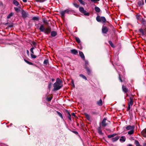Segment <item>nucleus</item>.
Returning a JSON list of instances; mask_svg holds the SVG:
<instances>
[{
	"mask_svg": "<svg viewBox=\"0 0 146 146\" xmlns=\"http://www.w3.org/2000/svg\"><path fill=\"white\" fill-rule=\"evenodd\" d=\"M50 87H51V83H50V84H49V85H48V87L49 88H50Z\"/></svg>",
	"mask_w": 146,
	"mask_h": 146,
	"instance_id": "obj_59",
	"label": "nucleus"
},
{
	"mask_svg": "<svg viewBox=\"0 0 146 146\" xmlns=\"http://www.w3.org/2000/svg\"><path fill=\"white\" fill-rule=\"evenodd\" d=\"M122 89L123 91L125 93L127 92L128 91L127 89L124 86H123L122 87Z\"/></svg>",
	"mask_w": 146,
	"mask_h": 146,
	"instance_id": "obj_18",
	"label": "nucleus"
},
{
	"mask_svg": "<svg viewBox=\"0 0 146 146\" xmlns=\"http://www.w3.org/2000/svg\"><path fill=\"white\" fill-rule=\"evenodd\" d=\"M54 80V79L53 78L52 79V81L53 82Z\"/></svg>",
	"mask_w": 146,
	"mask_h": 146,
	"instance_id": "obj_63",
	"label": "nucleus"
},
{
	"mask_svg": "<svg viewBox=\"0 0 146 146\" xmlns=\"http://www.w3.org/2000/svg\"><path fill=\"white\" fill-rule=\"evenodd\" d=\"M133 98L132 97H130V101L128 103V106L127 108V111L129 110L131 108V107L133 105Z\"/></svg>",
	"mask_w": 146,
	"mask_h": 146,
	"instance_id": "obj_2",
	"label": "nucleus"
},
{
	"mask_svg": "<svg viewBox=\"0 0 146 146\" xmlns=\"http://www.w3.org/2000/svg\"><path fill=\"white\" fill-rule=\"evenodd\" d=\"M64 11L66 13H69V12L70 11V10L68 9L64 10Z\"/></svg>",
	"mask_w": 146,
	"mask_h": 146,
	"instance_id": "obj_45",
	"label": "nucleus"
},
{
	"mask_svg": "<svg viewBox=\"0 0 146 146\" xmlns=\"http://www.w3.org/2000/svg\"><path fill=\"white\" fill-rule=\"evenodd\" d=\"M66 13L64 11H62L60 13V14L61 15L62 17H64L65 14Z\"/></svg>",
	"mask_w": 146,
	"mask_h": 146,
	"instance_id": "obj_34",
	"label": "nucleus"
},
{
	"mask_svg": "<svg viewBox=\"0 0 146 146\" xmlns=\"http://www.w3.org/2000/svg\"><path fill=\"white\" fill-rule=\"evenodd\" d=\"M108 31V28L106 27H103L102 31L103 33L106 34Z\"/></svg>",
	"mask_w": 146,
	"mask_h": 146,
	"instance_id": "obj_5",
	"label": "nucleus"
},
{
	"mask_svg": "<svg viewBox=\"0 0 146 146\" xmlns=\"http://www.w3.org/2000/svg\"><path fill=\"white\" fill-rule=\"evenodd\" d=\"M62 81L59 78H58L56 80V82L53 85L54 90H57L60 89L62 87Z\"/></svg>",
	"mask_w": 146,
	"mask_h": 146,
	"instance_id": "obj_1",
	"label": "nucleus"
},
{
	"mask_svg": "<svg viewBox=\"0 0 146 146\" xmlns=\"http://www.w3.org/2000/svg\"><path fill=\"white\" fill-rule=\"evenodd\" d=\"M76 41L78 43H80V41L79 38L76 37L75 38Z\"/></svg>",
	"mask_w": 146,
	"mask_h": 146,
	"instance_id": "obj_36",
	"label": "nucleus"
},
{
	"mask_svg": "<svg viewBox=\"0 0 146 146\" xmlns=\"http://www.w3.org/2000/svg\"><path fill=\"white\" fill-rule=\"evenodd\" d=\"M31 56L32 58H35L36 57V56L33 54H31Z\"/></svg>",
	"mask_w": 146,
	"mask_h": 146,
	"instance_id": "obj_41",
	"label": "nucleus"
},
{
	"mask_svg": "<svg viewBox=\"0 0 146 146\" xmlns=\"http://www.w3.org/2000/svg\"><path fill=\"white\" fill-rule=\"evenodd\" d=\"M79 55L82 58V59H83V60L85 59V57L84 56L83 53L81 52L80 51L79 52Z\"/></svg>",
	"mask_w": 146,
	"mask_h": 146,
	"instance_id": "obj_17",
	"label": "nucleus"
},
{
	"mask_svg": "<svg viewBox=\"0 0 146 146\" xmlns=\"http://www.w3.org/2000/svg\"><path fill=\"white\" fill-rule=\"evenodd\" d=\"M80 11L82 13L84 14L85 15L89 16L90 15V13L87 12L86 11L84 10V8L82 7H80L79 8Z\"/></svg>",
	"mask_w": 146,
	"mask_h": 146,
	"instance_id": "obj_3",
	"label": "nucleus"
},
{
	"mask_svg": "<svg viewBox=\"0 0 146 146\" xmlns=\"http://www.w3.org/2000/svg\"><path fill=\"white\" fill-rule=\"evenodd\" d=\"M80 2V3L83 5H85V2L83 1L82 0H78Z\"/></svg>",
	"mask_w": 146,
	"mask_h": 146,
	"instance_id": "obj_38",
	"label": "nucleus"
},
{
	"mask_svg": "<svg viewBox=\"0 0 146 146\" xmlns=\"http://www.w3.org/2000/svg\"><path fill=\"white\" fill-rule=\"evenodd\" d=\"M140 21L143 24L145 25L146 24V21L145 20L142 18H141V19H140Z\"/></svg>",
	"mask_w": 146,
	"mask_h": 146,
	"instance_id": "obj_21",
	"label": "nucleus"
},
{
	"mask_svg": "<svg viewBox=\"0 0 146 146\" xmlns=\"http://www.w3.org/2000/svg\"><path fill=\"white\" fill-rule=\"evenodd\" d=\"M73 5L76 8H78L79 7V5L76 3H74L73 4Z\"/></svg>",
	"mask_w": 146,
	"mask_h": 146,
	"instance_id": "obj_47",
	"label": "nucleus"
},
{
	"mask_svg": "<svg viewBox=\"0 0 146 146\" xmlns=\"http://www.w3.org/2000/svg\"><path fill=\"white\" fill-rule=\"evenodd\" d=\"M85 115L87 120L90 121H92L90 117L89 114L86 113L85 114Z\"/></svg>",
	"mask_w": 146,
	"mask_h": 146,
	"instance_id": "obj_14",
	"label": "nucleus"
},
{
	"mask_svg": "<svg viewBox=\"0 0 146 146\" xmlns=\"http://www.w3.org/2000/svg\"><path fill=\"white\" fill-rule=\"evenodd\" d=\"M28 64H30V65H33V64L32 62H29Z\"/></svg>",
	"mask_w": 146,
	"mask_h": 146,
	"instance_id": "obj_53",
	"label": "nucleus"
},
{
	"mask_svg": "<svg viewBox=\"0 0 146 146\" xmlns=\"http://www.w3.org/2000/svg\"><path fill=\"white\" fill-rule=\"evenodd\" d=\"M127 146H133L131 144H129Z\"/></svg>",
	"mask_w": 146,
	"mask_h": 146,
	"instance_id": "obj_62",
	"label": "nucleus"
},
{
	"mask_svg": "<svg viewBox=\"0 0 146 146\" xmlns=\"http://www.w3.org/2000/svg\"><path fill=\"white\" fill-rule=\"evenodd\" d=\"M135 126L134 125H129L126 127V129L127 130H131L134 129Z\"/></svg>",
	"mask_w": 146,
	"mask_h": 146,
	"instance_id": "obj_9",
	"label": "nucleus"
},
{
	"mask_svg": "<svg viewBox=\"0 0 146 146\" xmlns=\"http://www.w3.org/2000/svg\"><path fill=\"white\" fill-rule=\"evenodd\" d=\"M139 31L140 32L142 33V35L143 36L145 35V33L144 32L143 29H140L139 30Z\"/></svg>",
	"mask_w": 146,
	"mask_h": 146,
	"instance_id": "obj_29",
	"label": "nucleus"
},
{
	"mask_svg": "<svg viewBox=\"0 0 146 146\" xmlns=\"http://www.w3.org/2000/svg\"><path fill=\"white\" fill-rule=\"evenodd\" d=\"M48 62V60H45L43 62V63L44 65H46Z\"/></svg>",
	"mask_w": 146,
	"mask_h": 146,
	"instance_id": "obj_40",
	"label": "nucleus"
},
{
	"mask_svg": "<svg viewBox=\"0 0 146 146\" xmlns=\"http://www.w3.org/2000/svg\"><path fill=\"white\" fill-rule=\"evenodd\" d=\"M57 113L58 114V115L62 118L63 119V116L62 115V114L59 112L57 111Z\"/></svg>",
	"mask_w": 146,
	"mask_h": 146,
	"instance_id": "obj_33",
	"label": "nucleus"
},
{
	"mask_svg": "<svg viewBox=\"0 0 146 146\" xmlns=\"http://www.w3.org/2000/svg\"><path fill=\"white\" fill-rule=\"evenodd\" d=\"M0 6H3V3L1 2H0Z\"/></svg>",
	"mask_w": 146,
	"mask_h": 146,
	"instance_id": "obj_54",
	"label": "nucleus"
},
{
	"mask_svg": "<svg viewBox=\"0 0 146 146\" xmlns=\"http://www.w3.org/2000/svg\"><path fill=\"white\" fill-rule=\"evenodd\" d=\"M13 3L16 6H18L19 5V2L16 0H14L13 1Z\"/></svg>",
	"mask_w": 146,
	"mask_h": 146,
	"instance_id": "obj_19",
	"label": "nucleus"
},
{
	"mask_svg": "<svg viewBox=\"0 0 146 146\" xmlns=\"http://www.w3.org/2000/svg\"><path fill=\"white\" fill-rule=\"evenodd\" d=\"M22 15L23 17L24 18H26L28 15L27 13L25 11L23 10L22 11Z\"/></svg>",
	"mask_w": 146,
	"mask_h": 146,
	"instance_id": "obj_8",
	"label": "nucleus"
},
{
	"mask_svg": "<svg viewBox=\"0 0 146 146\" xmlns=\"http://www.w3.org/2000/svg\"><path fill=\"white\" fill-rule=\"evenodd\" d=\"M109 44H110V45L112 47H114V46L113 45V44L112 43V42L111 41H110V40L109 41Z\"/></svg>",
	"mask_w": 146,
	"mask_h": 146,
	"instance_id": "obj_37",
	"label": "nucleus"
},
{
	"mask_svg": "<svg viewBox=\"0 0 146 146\" xmlns=\"http://www.w3.org/2000/svg\"><path fill=\"white\" fill-rule=\"evenodd\" d=\"M72 115L73 116H74V117H75L76 116V115H75V114L74 113H72Z\"/></svg>",
	"mask_w": 146,
	"mask_h": 146,
	"instance_id": "obj_55",
	"label": "nucleus"
},
{
	"mask_svg": "<svg viewBox=\"0 0 146 146\" xmlns=\"http://www.w3.org/2000/svg\"><path fill=\"white\" fill-rule=\"evenodd\" d=\"M119 136H117L115 137L112 138L111 140L113 142H114L117 141L119 139Z\"/></svg>",
	"mask_w": 146,
	"mask_h": 146,
	"instance_id": "obj_10",
	"label": "nucleus"
},
{
	"mask_svg": "<svg viewBox=\"0 0 146 146\" xmlns=\"http://www.w3.org/2000/svg\"><path fill=\"white\" fill-rule=\"evenodd\" d=\"M85 63L86 67H87V65H88V62L87 61H85Z\"/></svg>",
	"mask_w": 146,
	"mask_h": 146,
	"instance_id": "obj_49",
	"label": "nucleus"
},
{
	"mask_svg": "<svg viewBox=\"0 0 146 146\" xmlns=\"http://www.w3.org/2000/svg\"><path fill=\"white\" fill-rule=\"evenodd\" d=\"M68 118L70 121H71V116L69 113H68Z\"/></svg>",
	"mask_w": 146,
	"mask_h": 146,
	"instance_id": "obj_43",
	"label": "nucleus"
},
{
	"mask_svg": "<svg viewBox=\"0 0 146 146\" xmlns=\"http://www.w3.org/2000/svg\"><path fill=\"white\" fill-rule=\"evenodd\" d=\"M27 53L28 55L29 54V51L28 50H27Z\"/></svg>",
	"mask_w": 146,
	"mask_h": 146,
	"instance_id": "obj_57",
	"label": "nucleus"
},
{
	"mask_svg": "<svg viewBox=\"0 0 146 146\" xmlns=\"http://www.w3.org/2000/svg\"><path fill=\"white\" fill-rule=\"evenodd\" d=\"M72 86L74 87H75V85H74V83H73L72 84Z\"/></svg>",
	"mask_w": 146,
	"mask_h": 146,
	"instance_id": "obj_60",
	"label": "nucleus"
},
{
	"mask_svg": "<svg viewBox=\"0 0 146 146\" xmlns=\"http://www.w3.org/2000/svg\"><path fill=\"white\" fill-rule=\"evenodd\" d=\"M23 1L24 2L26 3L27 2V0H23Z\"/></svg>",
	"mask_w": 146,
	"mask_h": 146,
	"instance_id": "obj_58",
	"label": "nucleus"
},
{
	"mask_svg": "<svg viewBox=\"0 0 146 146\" xmlns=\"http://www.w3.org/2000/svg\"><path fill=\"white\" fill-rule=\"evenodd\" d=\"M116 134H113L111 135H109L108 136V137L109 138H110L112 137H113L116 136Z\"/></svg>",
	"mask_w": 146,
	"mask_h": 146,
	"instance_id": "obj_22",
	"label": "nucleus"
},
{
	"mask_svg": "<svg viewBox=\"0 0 146 146\" xmlns=\"http://www.w3.org/2000/svg\"><path fill=\"white\" fill-rule=\"evenodd\" d=\"M13 15L14 13H11L7 16V18L8 19L10 18Z\"/></svg>",
	"mask_w": 146,
	"mask_h": 146,
	"instance_id": "obj_25",
	"label": "nucleus"
},
{
	"mask_svg": "<svg viewBox=\"0 0 146 146\" xmlns=\"http://www.w3.org/2000/svg\"><path fill=\"white\" fill-rule=\"evenodd\" d=\"M71 83H72V84L74 83V81L72 80H71Z\"/></svg>",
	"mask_w": 146,
	"mask_h": 146,
	"instance_id": "obj_61",
	"label": "nucleus"
},
{
	"mask_svg": "<svg viewBox=\"0 0 146 146\" xmlns=\"http://www.w3.org/2000/svg\"><path fill=\"white\" fill-rule=\"evenodd\" d=\"M95 10L97 12H99L100 11V9L98 7H96L94 8Z\"/></svg>",
	"mask_w": 146,
	"mask_h": 146,
	"instance_id": "obj_26",
	"label": "nucleus"
},
{
	"mask_svg": "<svg viewBox=\"0 0 146 146\" xmlns=\"http://www.w3.org/2000/svg\"><path fill=\"white\" fill-rule=\"evenodd\" d=\"M32 19L33 20L38 21V17H34L32 18Z\"/></svg>",
	"mask_w": 146,
	"mask_h": 146,
	"instance_id": "obj_35",
	"label": "nucleus"
},
{
	"mask_svg": "<svg viewBox=\"0 0 146 146\" xmlns=\"http://www.w3.org/2000/svg\"><path fill=\"white\" fill-rule=\"evenodd\" d=\"M51 98H48V99H47V100L48 101H51Z\"/></svg>",
	"mask_w": 146,
	"mask_h": 146,
	"instance_id": "obj_50",
	"label": "nucleus"
},
{
	"mask_svg": "<svg viewBox=\"0 0 146 146\" xmlns=\"http://www.w3.org/2000/svg\"><path fill=\"white\" fill-rule=\"evenodd\" d=\"M51 31V29L50 27H48L47 28H45L44 33L46 34H48Z\"/></svg>",
	"mask_w": 146,
	"mask_h": 146,
	"instance_id": "obj_7",
	"label": "nucleus"
},
{
	"mask_svg": "<svg viewBox=\"0 0 146 146\" xmlns=\"http://www.w3.org/2000/svg\"><path fill=\"white\" fill-rule=\"evenodd\" d=\"M70 52L72 54L76 55L78 53V52L77 50L75 49H73L71 50H70Z\"/></svg>",
	"mask_w": 146,
	"mask_h": 146,
	"instance_id": "obj_12",
	"label": "nucleus"
},
{
	"mask_svg": "<svg viewBox=\"0 0 146 146\" xmlns=\"http://www.w3.org/2000/svg\"><path fill=\"white\" fill-rule=\"evenodd\" d=\"M97 104L99 106H102V101L100 99L99 101L97 102Z\"/></svg>",
	"mask_w": 146,
	"mask_h": 146,
	"instance_id": "obj_28",
	"label": "nucleus"
},
{
	"mask_svg": "<svg viewBox=\"0 0 146 146\" xmlns=\"http://www.w3.org/2000/svg\"><path fill=\"white\" fill-rule=\"evenodd\" d=\"M101 17L99 16H97L96 17V20L99 22H101Z\"/></svg>",
	"mask_w": 146,
	"mask_h": 146,
	"instance_id": "obj_27",
	"label": "nucleus"
},
{
	"mask_svg": "<svg viewBox=\"0 0 146 146\" xmlns=\"http://www.w3.org/2000/svg\"><path fill=\"white\" fill-rule=\"evenodd\" d=\"M79 76L81 77H82L83 78L85 79V80H87V79L86 77L84 76V75L82 74H80L79 75Z\"/></svg>",
	"mask_w": 146,
	"mask_h": 146,
	"instance_id": "obj_31",
	"label": "nucleus"
},
{
	"mask_svg": "<svg viewBox=\"0 0 146 146\" xmlns=\"http://www.w3.org/2000/svg\"><path fill=\"white\" fill-rule=\"evenodd\" d=\"M35 48L34 47H33L31 48L30 49V51L32 53L31 54H34V52L33 51V50Z\"/></svg>",
	"mask_w": 146,
	"mask_h": 146,
	"instance_id": "obj_42",
	"label": "nucleus"
},
{
	"mask_svg": "<svg viewBox=\"0 0 146 146\" xmlns=\"http://www.w3.org/2000/svg\"><path fill=\"white\" fill-rule=\"evenodd\" d=\"M137 19L139 20V21H140V19H141V18H140V16L139 15L137 16Z\"/></svg>",
	"mask_w": 146,
	"mask_h": 146,
	"instance_id": "obj_48",
	"label": "nucleus"
},
{
	"mask_svg": "<svg viewBox=\"0 0 146 146\" xmlns=\"http://www.w3.org/2000/svg\"><path fill=\"white\" fill-rule=\"evenodd\" d=\"M134 131V129L130 130V131L128 132V134L129 135H131L133 133Z\"/></svg>",
	"mask_w": 146,
	"mask_h": 146,
	"instance_id": "obj_24",
	"label": "nucleus"
},
{
	"mask_svg": "<svg viewBox=\"0 0 146 146\" xmlns=\"http://www.w3.org/2000/svg\"><path fill=\"white\" fill-rule=\"evenodd\" d=\"M126 140V138L124 136H122L121 137V138L119 139V141L121 142H124Z\"/></svg>",
	"mask_w": 146,
	"mask_h": 146,
	"instance_id": "obj_13",
	"label": "nucleus"
},
{
	"mask_svg": "<svg viewBox=\"0 0 146 146\" xmlns=\"http://www.w3.org/2000/svg\"><path fill=\"white\" fill-rule=\"evenodd\" d=\"M14 9L17 12H18L20 11L19 9L17 7H15Z\"/></svg>",
	"mask_w": 146,
	"mask_h": 146,
	"instance_id": "obj_39",
	"label": "nucleus"
},
{
	"mask_svg": "<svg viewBox=\"0 0 146 146\" xmlns=\"http://www.w3.org/2000/svg\"><path fill=\"white\" fill-rule=\"evenodd\" d=\"M57 35V33L55 31H52L51 33V35L52 37H54L56 36Z\"/></svg>",
	"mask_w": 146,
	"mask_h": 146,
	"instance_id": "obj_16",
	"label": "nucleus"
},
{
	"mask_svg": "<svg viewBox=\"0 0 146 146\" xmlns=\"http://www.w3.org/2000/svg\"><path fill=\"white\" fill-rule=\"evenodd\" d=\"M135 144L136 145V146H140V145L138 141L137 140H135Z\"/></svg>",
	"mask_w": 146,
	"mask_h": 146,
	"instance_id": "obj_32",
	"label": "nucleus"
},
{
	"mask_svg": "<svg viewBox=\"0 0 146 146\" xmlns=\"http://www.w3.org/2000/svg\"><path fill=\"white\" fill-rule=\"evenodd\" d=\"M24 61H25V62H26L27 63V64H28L29 63V61H27V60H25V59H24Z\"/></svg>",
	"mask_w": 146,
	"mask_h": 146,
	"instance_id": "obj_51",
	"label": "nucleus"
},
{
	"mask_svg": "<svg viewBox=\"0 0 146 146\" xmlns=\"http://www.w3.org/2000/svg\"><path fill=\"white\" fill-rule=\"evenodd\" d=\"M119 80L121 82H123V81L121 79V78H120V77H119Z\"/></svg>",
	"mask_w": 146,
	"mask_h": 146,
	"instance_id": "obj_56",
	"label": "nucleus"
},
{
	"mask_svg": "<svg viewBox=\"0 0 146 146\" xmlns=\"http://www.w3.org/2000/svg\"><path fill=\"white\" fill-rule=\"evenodd\" d=\"M24 61H25V62H26L27 63V64H28L29 63V61H27V60H25V59H24Z\"/></svg>",
	"mask_w": 146,
	"mask_h": 146,
	"instance_id": "obj_52",
	"label": "nucleus"
},
{
	"mask_svg": "<svg viewBox=\"0 0 146 146\" xmlns=\"http://www.w3.org/2000/svg\"><path fill=\"white\" fill-rule=\"evenodd\" d=\"M101 22L102 21L103 23H105L106 21V19L105 18L103 17H101Z\"/></svg>",
	"mask_w": 146,
	"mask_h": 146,
	"instance_id": "obj_23",
	"label": "nucleus"
},
{
	"mask_svg": "<svg viewBox=\"0 0 146 146\" xmlns=\"http://www.w3.org/2000/svg\"><path fill=\"white\" fill-rule=\"evenodd\" d=\"M141 134L143 136L146 137V128L143 129L141 131Z\"/></svg>",
	"mask_w": 146,
	"mask_h": 146,
	"instance_id": "obj_15",
	"label": "nucleus"
},
{
	"mask_svg": "<svg viewBox=\"0 0 146 146\" xmlns=\"http://www.w3.org/2000/svg\"><path fill=\"white\" fill-rule=\"evenodd\" d=\"M39 29L41 31L44 32L45 29V28L44 25H41Z\"/></svg>",
	"mask_w": 146,
	"mask_h": 146,
	"instance_id": "obj_11",
	"label": "nucleus"
},
{
	"mask_svg": "<svg viewBox=\"0 0 146 146\" xmlns=\"http://www.w3.org/2000/svg\"><path fill=\"white\" fill-rule=\"evenodd\" d=\"M139 31L140 32L142 33V35L143 36L145 35V33L144 32L143 29H140L139 30Z\"/></svg>",
	"mask_w": 146,
	"mask_h": 146,
	"instance_id": "obj_30",
	"label": "nucleus"
},
{
	"mask_svg": "<svg viewBox=\"0 0 146 146\" xmlns=\"http://www.w3.org/2000/svg\"><path fill=\"white\" fill-rule=\"evenodd\" d=\"M97 130L98 133L100 135H103L104 134V133L102 132V128L101 126H100L98 127Z\"/></svg>",
	"mask_w": 146,
	"mask_h": 146,
	"instance_id": "obj_6",
	"label": "nucleus"
},
{
	"mask_svg": "<svg viewBox=\"0 0 146 146\" xmlns=\"http://www.w3.org/2000/svg\"><path fill=\"white\" fill-rule=\"evenodd\" d=\"M32 44L33 45V46H34V47H35L36 44V43L34 42H32Z\"/></svg>",
	"mask_w": 146,
	"mask_h": 146,
	"instance_id": "obj_46",
	"label": "nucleus"
},
{
	"mask_svg": "<svg viewBox=\"0 0 146 146\" xmlns=\"http://www.w3.org/2000/svg\"><path fill=\"white\" fill-rule=\"evenodd\" d=\"M91 1L95 3H96L97 2L99 1L100 0H90Z\"/></svg>",
	"mask_w": 146,
	"mask_h": 146,
	"instance_id": "obj_44",
	"label": "nucleus"
},
{
	"mask_svg": "<svg viewBox=\"0 0 146 146\" xmlns=\"http://www.w3.org/2000/svg\"><path fill=\"white\" fill-rule=\"evenodd\" d=\"M85 68L86 69L87 71V72L88 74V75H90L91 73V70L89 68L85 66Z\"/></svg>",
	"mask_w": 146,
	"mask_h": 146,
	"instance_id": "obj_20",
	"label": "nucleus"
},
{
	"mask_svg": "<svg viewBox=\"0 0 146 146\" xmlns=\"http://www.w3.org/2000/svg\"><path fill=\"white\" fill-rule=\"evenodd\" d=\"M107 121L109 122L105 118L102 120L101 124L103 127L104 128L108 124V123L106 122ZM109 122H110V121H109Z\"/></svg>",
	"mask_w": 146,
	"mask_h": 146,
	"instance_id": "obj_4",
	"label": "nucleus"
}]
</instances>
